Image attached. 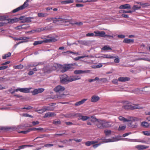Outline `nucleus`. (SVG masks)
I'll list each match as a JSON object with an SVG mask.
<instances>
[{"label":"nucleus","mask_w":150,"mask_h":150,"mask_svg":"<svg viewBox=\"0 0 150 150\" xmlns=\"http://www.w3.org/2000/svg\"><path fill=\"white\" fill-rule=\"evenodd\" d=\"M96 125L98 128L103 129L111 127L112 124L105 120L98 119L97 120L96 122Z\"/></svg>","instance_id":"1"},{"label":"nucleus","mask_w":150,"mask_h":150,"mask_svg":"<svg viewBox=\"0 0 150 150\" xmlns=\"http://www.w3.org/2000/svg\"><path fill=\"white\" fill-rule=\"evenodd\" d=\"M77 64L76 63L65 64L62 66L61 72L64 73L69 70V69L74 68V66H77Z\"/></svg>","instance_id":"2"},{"label":"nucleus","mask_w":150,"mask_h":150,"mask_svg":"<svg viewBox=\"0 0 150 150\" xmlns=\"http://www.w3.org/2000/svg\"><path fill=\"white\" fill-rule=\"evenodd\" d=\"M94 33L96 34L95 36L101 37H109L110 39H112L113 37L111 35H106L104 31H96L94 32Z\"/></svg>","instance_id":"3"},{"label":"nucleus","mask_w":150,"mask_h":150,"mask_svg":"<svg viewBox=\"0 0 150 150\" xmlns=\"http://www.w3.org/2000/svg\"><path fill=\"white\" fill-rule=\"evenodd\" d=\"M123 108L125 109H130L133 110L137 109H142V107H140L138 105L133 104V105H124Z\"/></svg>","instance_id":"4"},{"label":"nucleus","mask_w":150,"mask_h":150,"mask_svg":"<svg viewBox=\"0 0 150 150\" xmlns=\"http://www.w3.org/2000/svg\"><path fill=\"white\" fill-rule=\"evenodd\" d=\"M28 0H26L23 5L13 10L12 11V12L13 13H15L19 11L25 9L28 6Z\"/></svg>","instance_id":"5"},{"label":"nucleus","mask_w":150,"mask_h":150,"mask_svg":"<svg viewBox=\"0 0 150 150\" xmlns=\"http://www.w3.org/2000/svg\"><path fill=\"white\" fill-rule=\"evenodd\" d=\"M70 20L63 19L62 18H55L53 20V23H57L58 25H60L67 22H69Z\"/></svg>","instance_id":"6"},{"label":"nucleus","mask_w":150,"mask_h":150,"mask_svg":"<svg viewBox=\"0 0 150 150\" xmlns=\"http://www.w3.org/2000/svg\"><path fill=\"white\" fill-rule=\"evenodd\" d=\"M55 39H46L44 40H39L35 41L33 43L34 46H36L38 45L41 44L43 43L50 42L54 41Z\"/></svg>","instance_id":"7"},{"label":"nucleus","mask_w":150,"mask_h":150,"mask_svg":"<svg viewBox=\"0 0 150 150\" xmlns=\"http://www.w3.org/2000/svg\"><path fill=\"white\" fill-rule=\"evenodd\" d=\"M60 82L62 83L65 84L68 82V77L65 74L62 75L60 77Z\"/></svg>","instance_id":"8"},{"label":"nucleus","mask_w":150,"mask_h":150,"mask_svg":"<svg viewBox=\"0 0 150 150\" xmlns=\"http://www.w3.org/2000/svg\"><path fill=\"white\" fill-rule=\"evenodd\" d=\"M62 65L58 64H55L54 66H52L53 70H56L58 71H59L61 72V70L62 69Z\"/></svg>","instance_id":"9"},{"label":"nucleus","mask_w":150,"mask_h":150,"mask_svg":"<svg viewBox=\"0 0 150 150\" xmlns=\"http://www.w3.org/2000/svg\"><path fill=\"white\" fill-rule=\"evenodd\" d=\"M42 70L45 73H50L53 71L52 67H50L47 66L44 67L42 69Z\"/></svg>","instance_id":"10"},{"label":"nucleus","mask_w":150,"mask_h":150,"mask_svg":"<svg viewBox=\"0 0 150 150\" xmlns=\"http://www.w3.org/2000/svg\"><path fill=\"white\" fill-rule=\"evenodd\" d=\"M90 72L91 70H86L83 71L81 70H76L74 71V73L75 74H78L83 73H89Z\"/></svg>","instance_id":"11"},{"label":"nucleus","mask_w":150,"mask_h":150,"mask_svg":"<svg viewBox=\"0 0 150 150\" xmlns=\"http://www.w3.org/2000/svg\"><path fill=\"white\" fill-rule=\"evenodd\" d=\"M119 119L120 120L122 121L123 122H129L131 121L132 120H134V117H129L128 119H127L121 116H120L119 117Z\"/></svg>","instance_id":"12"},{"label":"nucleus","mask_w":150,"mask_h":150,"mask_svg":"<svg viewBox=\"0 0 150 150\" xmlns=\"http://www.w3.org/2000/svg\"><path fill=\"white\" fill-rule=\"evenodd\" d=\"M64 89L65 88L64 87L58 85L54 88V91L56 92H60L63 91Z\"/></svg>","instance_id":"13"},{"label":"nucleus","mask_w":150,"mask_h":150,"mask_svg":"<svg viewBox=\"0 0 150 150\" xmlns=\"http://www.w3.org/2000/svg\"><path fill=\"white\" fill-rule=\"evenodd\" d=\"M44 91L43 88H39L34 89L32 92V94L35 95L39 93H41Z\"/></svg>","instance_id":"14"},{"label":"nucleus","mask_w":150,"mask_h":150,"mask_svg":"<svg viewBox=\"0 0 150 150\" xmlns=\"http://www.w3.org/2000/svg\"><path fill=\"white\" fill-rule=\"evenodd\" d=\"M16 91H19L21 92H23L24 93H27L29 92L30 89L28 88H18L16 89Z\"/></svg>","instance_id":"15"},{"label":"nucleus","mask_w":150,"mask_h":150,"mask_svg":"<svg viewBox=\"0 0 150 150\" xmlns=\"http://www.w3.org/2000/svg\"><path fill=\"white\" fill-rule=\"evenodd\" d=\"M87 100V99H83L75 103L74 104V105L75 106L80 105L83 104Z\"/></svg>","instance_id":"16"},{"label":"nucleus","mask_w":150,"mask_h":150,"mask_svg":"<svg viewBox=\"0 0 150 150\" xmlns=\"http://www.w3.org/2000/svg\"><path fill=\"white\" fill-rule=\"evenodd\" d=\"M20 20L22 21V22H29L30 20L28 18H26L24 16H21L20 18Z\"/></svg>","instance_id":"17"},{"label":"nucleus","mask_w":150,"mask_h":150,"mask_svg":"<svg viewBox=\"0 0 150 150\" xmlns=\"http://www.w3.org/2000/svg\"><path fill=\"white\" fill-rule=\"evenodd\" d=\"M136 147L139 150H144L148 148L149 146L144 145H139L136 146Z\"/></svg>","instance_id":"18"},{"label":"nucleus","mask_w":150,"mask_h":150,"mask_svg":"<svg viewBox=\"0 0 150 150\" xmlns=\"http://www.w3.org/2000/svg\"><path fill=\"white\" fill-rule=\"evenodd\" d=\"M119 8L120 9H130L131 8V6L129 4H126L120 5L119 6Z\"/></svg>","instance_id":"19"},{"label":"nucleus","mask_w":150,"mask_h":150,"mask_svg":"<svg viewBox=\"0 0 150 150\" xmlns=\"http://www.w3.org/2000/svg\"><path fill=\"white\" fill-rule=\"evenodd\" d=\"M66 95L64 94L59 93L55 96V98L58 99H64L66 97Z\"/></svg>","instance_id":"20"},{"label":"nucleus","mask_w":150,"mask_h":150,"mask_svg":"<svg viewBox=\"0 0 150 150\" xmlns=\"http://www.w3.org/2000/svg\"><path fill=\"white\" fill-rule=\"evenodd\" d=\"M100 99V98L97 96H93L91 98V101L92 102H96Z\"/></svg>","instance_id":"21"},{"label":"nucleus","mask_w":150,"mask_h":150,"mask_svg":"<svg viewBox=\"0 0 150 150\" xmlns=\"http://www.w3.org/2000/svg\"><path fill=\"white\" fill-rule=\"evenodd\" d=\"M56 114L54 112H48L46 113L44 117V118L50 117L55 115Z\"/></svg>","instance_id":"22"},{"label":"nucleus","mask_w":150,"mask_h":150,"mask_svg":"<svg viewBox=\"0 0 150 150\" xmlns=\"http://www.w3.org/2000/svg\"><path fill=\"white\" fill-rule=\"evenodd\" d=\"M129 80V78L127 77H120L118 79V80L119 81L121 82L128 81Z\"/></svg>","instance_id":"23"},{"label":"nucleus","mask_w":150,"mask_h":150,"mask_svg":"<svg viewBox=\"0 0 150 150\" xmlns=\"http://www.w3.org/2000/svg\"><path fill=\"white\" fill-rule=\"evenodd\" d=\"M97 142V141H89L86 142L85 144L86 146H89L92 144H95Z\"/></svg>","instance_id":"24"},{"label":"nucleus","mask_w":150,"mask_h":150,"mask_svg":"<svg viewBox=\"0 0 150 150\" xmlns=\"http://www.w3.org/2000/svg\"><path fill=\"white\" fill-rule=\"evenodd\" d=\"M134 41V40H131L127 38H125L123 42L125 43H133Z\"/></svg>","instance_id":"25"},{"label":"nucleus","mask_w":150,"mask_h":150,"mask_svg":"<svg viewBox=\"0 0 150 150\" xmlns=\"http://www.w3.org/2000/svg\"><path fill=\"white\" fill-rule=\"evenodd\" d=\"M17 18L16 19H7V21H8V23H13L17 21Z\"/></svg>","instance_id":"26"},{"label":"nucleus","mask_w":150,"mask_h":150,"mask_svg":"<svg viewBox=\"0 0 150 150\" xmlns=\"http://www.w3.org/2000/svg\"><path fill=\"white\" fill-rule=\"evenodd\" d=\"M74 2L73 0H66L61 1V3L62 4H66L69 3H72Z\"/></svg>","instance_id":"27"},{"label":"nucleus","mask_w":150,"mask_h":150,"mask_svg":"<svg viewBox=\"0 0 150 150\" xmlns=\"http://www.w3.org/2000/svg\"><path fill=\"white\" fill-rule=\"evenodd\" d=\"M11 54L9 52L7 54H4L2 56V58L3 59H5L11 56Z\"/></svg>","instance_id":"28"},{"label":"nucleus","mask_w":150,"mask_h":150,"mask_svg":"<svg viewBox=\"0 0 150 150\" xmlns=\"http://www.w3.org/2000/svg\"><path fill=\"white\" fill-rule=\"evenodd\" d=\"M76 114L74 113H68L65 115V117L67 118L72 117H74Z\"/></svg>","instance_id":"29"},{"label":"nucleus","mask_w":150,"mask_h":150,"mask_svg":"<svg viewBox=\"0 0 150 150\" xmlns=\"http://www.w3.org/2000/svg\"><path fill=\"white\" fill-rule=\"evenodd\" d=\"M74 76H71L69 77H68V82H71L76 80Z\"/></svg>","instance_id":"30"},{"label":"nucleus","mask_w":150,"mask_h":150,"mask_svg":"<svg viewBox=\"0 0 150 150\" xmlns=\"http://www.w3.org/2000/svg\"><path fill=\"white\" fill-rule=\"evenodd\" d=\"M141 91H145L146 92H150V87L146 86L145 87H144Z\"/></svg>","instance_id":"31"},{"label":"nucleus","mask_w":150,"mask_h":150,"mask_svg":"<svg viewBox=\"0 0 150 150\" xmlns=\"http://www.w3.org/2000/svg\"><path fill=\"white\" fill-rule=\"evenodd\" d=\"M104 132L106 136L109 135L111 133V131L110 130H105Z\"/></svg>","instance_id":"32"},{"label":"nucleus","mask_w":150,"mask_h":150,"mask_svg":"<svg viewBox=\"0 0 150 150\" xmlns=\"http://www.w3.org/2000/svg\"><path fill=\"white\" fill-rule=\"evenodd\" d=\"M23 65L20 64L19 65L15 66L13 67L15 69H21L23 68Z\"/></svg>","instance_id":"33"},{"label":"nucleus","mask_w":150,"mask_h":150,"mask_svg":"<svg viewBox=\"0 0 150 150\" xmlns=\"http://www.w3.org/2000/svg\"><path fill=\"white\" fill-rule=\"evenodd\" d=\"M81 118H80V119L82 120L83 121H86L90 118V117L87 116H81Z\"/></svg>","instance_id":"34"},{"label":"nucleus","mask_w":150,"mask_h":150,"mask_svg":"<svg viewBox=\"0 0 150 150\" xmlns=\"http://www.w3.org/2000/svg\"><path fill=\"white\" fill-rule=\"evenodd\" d=\"M102 50H111L112 49L109 46L105 45L102 48Z\"/></svg>","instance_id":"35"},{"label":"nucleus","mask_w":150,"mask_h":150,"mask_svg":"<svg viewBox=\"0 0 150 150\" xmlns=\"http://www.w3.org/2000/svg\"><path fill=\"white\" fill-rule=\"evenodd\" d=\"M126 127L125 125H121L119 126L118 128V130L119 131H122L123 130L125 129Z\"/></svg>","instance_id":"36"},{"label":"nucleus","mask_w":150,"mask_h":150,"mask_svg":"<svg viewBox=\"0 0 150 150\" xmlns=\"http://www.w3.org/2000/svg\"><path fill=\"white\" fill-rule=\"evenodd\" d=\"M141 125L144 127H147L149 126L148 123L146 122H142L141 123Z\"/></svg>","instance_id":"37"},{"label":"nucleus","mask_w":150,"mask_h":150,"mask_svg":"<svg viewBox=\"0 0 150 150\" xmlns=\"http://www.w3.org/2000/svg\"><path fill=\"white\" fill-rule=\"evenodd\" d=\"M47 15L46 13H38V16L40 17H43L46 16Z\"/></svg>","instance_id":"38"},{"label":"nucleus","mask_w":150,"mask_h":150,"mask_svg":"<svg viewBox=\"0 0 150 150\" xmlns=\"http://www.w3.org/2000/svg\"><path fill=\"white\" fill-rule=\"evenodd\" d=\"M47 111H53L54 110V108L50 106H45Z\"/></svg>","instance_id":"39"},{"label":"nucleus","mask_w":150,"mask_h":150,"mask_svg":"<svg viewBox=\"0 0 150 150\" xmlns=\"http://www.w3.org/2000/svg\"><path fill=\"white\" fill-rule=\"evenodd\" d=\"M97 120H98V119H97L95 117H93L92 116L90 117L89 119H88V120H89L91 122H93L94 121H96V122L97 121Z\"/></svg>","instance_id":"40"},{"label":"nucleus","mask_w":150,"mask_h":150,"mask_svg":"<svg viewBox=\"0 0 150 150\" xmlns=\"http://www.w3.org/2000/svg\"><path fill=\"white\" fill-rule=\"evenodd\" d=\"M7 17H8L5 16H0V21H7Z\"/></svg>","instance_id":"41"},{"label":"nucleus","mask_w":150,"mask_h":150,"mask_svg":"<svg viewBox=\"0 0 150 150\" xmlns=\"http://www.w3.org/2000/svg\"><path fill=\"white\" fill-rule=\"evenodd\" d=\"M46 29L45 27H43L41 28L36 29L35 31L37 32H40L41 31L45 30Z\"/></svg>","instance_id":"42"},{"label":"nucleus","mask_w":150,"mask_h":150,"mask_svg":"<svg viewBox=\"0 0 150 150\" xmlns=\"http://www.w3.org/2000/svg\"><path fill=\"white\" fill-rule=\"evenodd\" d=\"M49 136V135H46L45 134H42L40 135V137H37L34 140H35L36 139H38V138H43L44 137H47Z\"/></svg>","instance_id":"43"},{"label":"nucleus","mask_w":150,"mask_h":150,"mask_svg":"<svg viewBox=\"0 0 150 150\" xmlns=\"http://www.w3.org/2000/svg\"><path fill=\"white\" fill-rule=\"evenodd\" d=\"M83 24V23L81 22H77L75 21L74 23H71V24L74 25L76 24L78 25H82Z\"/></svg>","instance_id":"44"},{"label":"nucleus","mask_w":150,"mask_h":150,"mask_svg":"<svg viewBox=\"0 0 150 150\" xmlns=\"http://www.w3.org/2000/svg\"><path fill=\"white\" fill-rule=\"evenodd\" d=\"M103 57L104 58H112L114 57L108 54H104L103 55Z\"/></svg>","instance_id":"45"},{"label":"nucleus","mask_w":150,"mask_h":150,"mask_svg":"<svg viewBox=\"0 0 150 150\" xmlns=\"http://www.w3.org/2000/svg\"><path fill=\"white\" fill-rule=\"evenodd\" d=\"M29 39V38L26 37H20L19 38H18V39L17 40H25L27 39Z\"/></svg>","instance_id":"46"},{"label":"nucleus","mask_w":150,"mask_h":150,"mask_svg":"<svg viewBox=\"0 0 150 150\" xmlns=\"http://www.w3.org/2000/svg\"><path fill=\"white\" fill-rule=\"evenodd\" d=\"M94 0H82L81 1H77V2H83L84 3L85 2H92Z\"/></svg>","instance_id":"47"},{"label":"nucleus","mask_w":150,"mask_h":150,"mask_svg":"<svg viewBox=\"0 0 150 150\" xmlns=\"http://www.w3.org/2000/svg\"><path fill=\"white\" fill-rule=\"evenodd\" d=\"M145 135L147 136L150 135V132L146 131H143L142 132Z\"/></svg>","instance_id":"48"},{"label":"nucleus","mask_w":150,"mask_h":150,"mask_svg":"<svg viewBox=\"0 0 150 150\" xmlns=\"http://www.w3.org/2000/svg\"><path fill=\"white\" fill-rule=\"evenodd\" d=\"M38 111H41V112L42 113L47 111V110H46L45 106H44L40 110H38Z\"/></svg>","instance_id":"49"},{"label":"nucleus","mask_w":150,"mask_h":150,"mask_svg":"<svg viewBox=\"0 0 150 150\" xmlns=\"http://www.w3.org/2000/svg\"><path fill=\"white\" fill-rule=\"evenodd\" d=\"M54 19V18H47L46 19V21L47 22H50L52 21H53V20Z\"/></svg>","instance_id":"50"},{"label":"nucleus","mask_w":150,"mask_h":150,"mask_svg":"<svg viewBox=\"0 0 150 150\" xmlns=\"http://www.w3.org/2000/svg\"><path fill=\"white\" fill-rule=\"evenodd\" d=\"M29 132H30V130H29V129H28V130H26L21 131L20 133H22L24 134H26Z\"/></svg>","instance_id":"51"},{"label":"nucleus","mask_w":150,"mask_h":150,"mask_svg":"<svg viewBox=\"0 0 150 150\" xmlns=\"http://www.w3.org/2000/svg\"><path fill=\"white\" fill-rule=\"evenodd\" d=\"M63 134H66L65 132L61 134H55L54 135V137H57L59 136H62Z\"/></svg>","instance_id":"52"},{"label":"nucleus","mask_w":150,"mask_h":150,"mask_svg":"<svg viewBox=\"0 0 150 150\" xmlns=\"http://www.w3.org/2000/svg\"><path fill=\"white\" fill-rule=\"evenodd\" d=\"M53 123L56 125H59L61 124V122L60 121H54L53 122Z\"/></svg>","instance_id":"53"},{"label":"nucleus","mask_w":150,"mask_h":150,"mask_svg":"<svg viewBox=\"0 0 150 150\" xmlns=\"http://www.w3.org/2000/svg\"><path fill=\"white\" fill-rule=\"evenodd\" d=\"M8 67V66H4L0 67V70L5 69L7 68Z\"/></svg>","instance_id":"54"},{"label":"nucleus","mask_w":150,"mask_h":150,"mask_svg":"<svg viewBox=\"0 0 150 150\" xmlns=\"http://www.w3.org/2000/svg\"><path fill=\"white\" fill-rule=\"evenodd\" d=\"M100 80L102 82H105L107 81V79L106 78H101L100 79Z\"/></svg>","instance_id":"55"},{"label":"nucleus","mask_w":150,"mask_h":150,"mask_svg":"<svg viewBox=\"0 0 150 150\" xmlns=\"http://www.w3.org/2000/svg\"><path fill=\"white\" fill-rule=\"evenodd\" d=\"M32 124L33 126H35L36 125H38L39 123V122L38 121H37L35 122L33 121L32 122Z\"/></svg>","instance_id":"56"},{"label":"nucleus","mask_w":150,"mask_h":150,"mask_svg":"<svg viewBox=\"0 0 150 150\" xmlns=\"http://www.w3.org/2000/svg\"><path fill=\"white\" fill-rule=\"evenodd\" d=\"M53 144H46L44 145V146L45 147H49L53 146Z\"/></svg>","instance_id":"57"},{"label":"nucleus","mask_w":150,"mask_h":150,"mask_svg":"<svg viewBox=\"0 0 150 150\" xmlns=\"http://www.w3.org/2000/svg\"><path fill=\"white\" fill-rule=\"evenodd\" d=\"M11 62L10 61H7L4 63H2L1 64V65H2V66H4V65H6L7 64H9V63H10Z\"/></svg>","instance_id":"58"},{"label":"nucleus","mask_w":150,"mask_h":150,"mask_svg":"<svg viewBox=\"0 0 150 150\" xmlns=\"http://www.w3.org/2000/svg\"><path fill=\"white\" fill-rule=\"evenodd\" d=\"M24 25H23L21 26V25H19L18 26H17L16 28V29L17 30L19 29H21L23 28V27H22Z\"/></svg>","instance_id":"59"},{"label":"nucleus","mask_w":150,"mask_h":150,"mask_svg":"<svg viewBox=\"0 0 150 150\" xmlns=\"http://www.w3.org/2000/svg\"><path fill=\"white\" fill-rule=\"evenodd\" d=\"M93 33H89L86 34V36L88 37L93 36L94 35Z\"/></svg>","instance_id":"60"},{"label":"nucleus","mask_w":150,"mask_h":150,"mask_svg":"<svg viewBox=\"0 0 150 150\" xmlns=\"http://www.w3.org/2000/svg\"><path fill=\"white\" fill-rule=\"evenodd\" d=\"M23 115L24 117H33L31 115H29L27 113L24 114Z\"/></svg>","instance_id":"61"},{"label":"nucleus","mask_w":150,"mask_h":150,"mask_svg":"<svg viewBox=\"0 0 150 150\" xmlns=\"http://www.w3.org/2000/svg\"><path fill=\"white\" fill-rule=\"evenodd\" d=\"M33 107L30 106H29L27 107H24L22 108V109H26L27 110H30L31 109H32Z\"/></svg>","instance_id":"62"},{"label":"nucleus","mask_w":150,"mask_h":150,"mask_svg":"<svg viewBox=\"0 0 150 150\" xmlns=\"http://www.w3.org/2000/svg\"><path fill=\"white\" fill-rule=\"evenodd\" d=\"M118 81L117 79H114L112 80V82L113 83L116 84L117 83Z\"/></svg>","instance_id":"63"},{"label":"nucleus","mask_w":150,"mask_h":150,"mask_svg":"<svg viewBox=\"0 0 150 150\" xmlns=\"http://www.w3.org/2000/svg\"><path fill=\"white\" fill-rule=\"evenodd\" d=\"M34 73V72L33 71H31L29 72L28 74V75L30 76L33 75Z\"/></svg>","instance_id":"64"}]
</instances>
